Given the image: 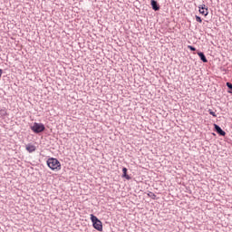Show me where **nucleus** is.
I'll use <instances>...</instances> for the list:
<instances>
[{
	"label": "nucleus",
	"instance_id": "2",
	"mask_svg": "<svg viewBox=\"0 0 232 232\" xmlns=\"http://www.w3.org/2000/svg\"><path fill=\"white\" fill-rule=\"evenodd\" d=\"M91 220L92 222V226H93L94 229H96L97 231H102V220H100L93 214H91Z\"/></svg>",
	"mask_w": 232,
	"mask_h": 232
},
{
	"label": "nucleus",
	"instance_id": "8",
	"mask_svg": "<svg viewBox=\"0 0 232 232\" xmlns=\"http://www.w3.org/2000/svg\"><path fill=\"white\" fill-rule=\"evenodd\" d=\"M122 178L123 179H126V180H130L131 179V177H130V175H128V169L126 168H123L122 169Z\"/></svg>",
	"mask_w": 232,
	"mask_h": 232
},
{
	"label": "nucleus",
	"instance_id": "9",
	"mask_svg": "<svg viewBox=\"0 0 232 232\" xmlns=\"http://www.w3.org/2000/svg\"><path fill=\"white\" fill-rule=\"evenodd\" d=\"M198 57H200L201 61L203 63H208V58H206V55H204V53H198Z\"/></svg>",
	"mask_w": 232,
	"mask_h": 232
},
{
	"label": "nucleus",
	"instance_id": "15",
	"mask_svg": "<svg viewBox=\"0 0 232 232\" xmlns=\"http://www.w3.org/2000/svg\"><path fill=\"white\" fill-rule=\"evenodd\" d=\"M2 75H3V70L0 69V78H1Z\"/></svg>",
	"mask_w": 232,
	"mask_h": 232
},
{
	"label": "nucleus",
	"instance_id": "12",
	"mask_svg": "<svg viewBox=\"0 0 232 232\" xmlns=\"http://www.w3.org/2000/svg\"><path fill=\"white\" fill-rule=\"evenodd\" d=\"M188 50H191V52H195L197 49L191 45H188Z\"/></svg>",
	"mask_w": 232,
	"mask_h": 232
},
{
	"label": "nucleus",
	"instance_id": "11",
	"mask_svg": "<svg viewBox=\"0 0 232 232\" xmlns=\"http://www.w3.org/2000/svg\"><path fill=\"white\" fill-rule=\"evenodd\" d=\"M196 21L198 23H202V18H200V16H198V15H196Z\"/></svg>",
	"mask_w": 232,
	"mask_h": 232
},
{
	"label": "nucleus",
	"instance_id": "14",
	"mask_svg": "<svg viewBox=\"0 0 232 232\" xmlns=\"http://www.w3.org/2000/svg\"><path fill=\"white\" fill-rule=\"evenodd\" d=\"M209 114L212 115L213 117H217V114L213 111H210Z\"/></svg>",
	"mask_w": 232,
	"mask_h": 232
},
{
	"label": "nucleus",
	"instance_id": "6",
	"mask_svg": "<svg viewBox=\"0 0 232 232\" xmlns=\"http://www.w3.org/2000/svg\"><path fill=\"white\" fill-rule=\"evenodd\" d=\"M150 5H151V6H152V9H153L155 12H159V10H160V6L159 4L157 3V1L151 0V1H150Z\"/></svg>",
	"mask_w": 232,
	"mask_h": 232
},
{
	"label": "nucleus",
	"instance_id": "16",
	"mask_svg": "<svg viewBox=\"0 0 232 232\" xmlns=\"http://www.w3.org/2000/svg\"><path fill=\"white\" fill-rule=\"evenodd\" d=\"M228 93H232V92H231V91H228Z\"/></svg>",
	"mask_w": 232,
	"mask_h": 232
},
{
	"label": "nucleus",
	"instance_id": "5",
	"mask_svg": "<svg viewBox=\"0 0 232 232\" xmlns=\"http://www.w3.org/2000/svg\"><path fill=\"white\" fill-rule=\"evenodd\" d=\"M214 128H215L217 133H218V135H221L222 137H226V131L222 130L220 126L214 124Z\"/></svg>",
	"mask_w": 232,
	"mask_h": 232
},
{
	"label": "nucleus",
	"instance_id": "13",
	"mask_svg": "<svg viewBox=\"0 0 232 232\" xmlns=\"http://www.w3.org/2000/svg\"><path fill=\"white\" fill-rule=\"evenodd\" d=\"M227 88H229V90H232V84H231V82H227Z\"/></svg>",
	"mask_w": 232,
	"mask_h": 232
},
{
	"label": "nucleus",
	"instance_id": "10",
	"mask_svg": "<svg viewBox=\"0 0 232 232\" xmlns=\"http://www.w3.org/2000/svg\"><path fill=\"white\" fill-rule=\"evenodd\" d=\"M149 197H151V198H153L155 200V198H157V195H155L154 193H150L148 194Z\"/></svg>",
	"mask_w": 232,
	"mask_h": 232
},
{
	"label": "nucleus",
	"instance_id": "7",
	"mask_svg": "<svg viewBox=\"0 0 232 232\" xmlns=\"http://www.w3.org/2000/svg\"><path fill=\"white\" fill-rule=\"evenodd\" d=\"M26 151H28V153H34V151H35L36 148L34 145L32 144H27L25 147Z\"/></svg>",
	"mask_w": 232,
	"mask_h": 232
},
{
	"label": "nucleus",
	"instance_id": "3",
	"mask_svg": "<svg viewBox=\"0 0 232 232\" xmlns=\"http://www.w3.org/2000/svg\"><path fill=\"white\" fill-rule=\"evenodd\" d=\"M31 130L34 133H41L44 130H45L44 124L34 122V125L31 127Z\"/></svg>",
	"mask_w": 232,
	"mask_h": 232
},
{
	"label": "nucleus",
	"instance_id": "1",
	"mask_svg": "<svg viewBox=\"0 0 232 232\" xmlns=\"http://www.w3.org/2000/svg\"><path fill=\"white\" fill-rule=\"evenodd\" d=\"M47 166L53 171H60L61 169V162L55 158H49L47 160Z\"/></svg>",
	"mask_w": 232,
	"mask_h": 232
},
{
	"label": "nucleus",
	"instance_id": "4",
	"mask_svg": "<svg viewBox=\"0 0 232 232\" xmlns=\"http://www.w3.org/2000/svg\"><path fill=\"white\" fill-rule=\"evenodd\" d=\"M199 8V14H201V15H204L205 17L208 16V14H209V12L208 11V6H206V5H201L198 6Z\"/></svg>",
	"mask_w": 232,
	"mask_h": 232
}]
</instances>
